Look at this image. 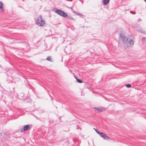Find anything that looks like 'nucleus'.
I'll use <instances>...</instances> for the list:
<instances>
[{"label": "nucleus", "mask_w": 146, "mask_h": 146, "mask_svg": "<svg viewBox=\"0 0 146 146\" xmlns=\"http://www.w3.org/2000/svg\"><path fill=\"white\" fill-rule=\"evenodd\" d=\"M119 37L122 40L123 44L126 43L128 47H131L133 46L134 42L132 40V38H130L131 36H128L126 39V36L123 31H121L119 33Z\"/></svg>", "instance_id": "1"}, {"label": "nucleus", "mask_w": 146, "mask_h": 146, "mask_svg": "<svg viewBox=\"0 0 146 146\" xmlns=\"http://www.w3.org/2000/svg\"><path fill=\"white\" fill-rule=\"evenodd\" d=\"M35 23L36 25L40 27L43 26L45 23L44 20L42 19V16L41 15L38 17Z\"/></svg>", "instance_id": "2"}, {"label": "nucleus", "mask_w": 146, "mask_h": 146, "mask_svg": "<svg viewBox=\"0 0 146 146\" xmlns=\"http://www.w3.org/2000/svg\"><path fill=\"white\" fill-rule=\"evenodd\" d=\"M55 12L56 14L64 17L65 18L67 16V14L61 9H57L56 10Z\"/></svg>", "instance_id": "3"}, {"label": "nucleus", "mask_w": 146, "mask_h": 146, "mask_svg": "<svg viewBox=\"0 0 146 146\" xmlns=\"http://www.w3.org/2000/svg\"><path fill=\"white\" fill-rule=\"evenodd\" d=\"M32 127V125L31 124L24 125L23 127L21 128V132H23L24 131H26L29 130L31 129Z\"/></svg>", "instance_id": "4"}, {"label": "nucleus", "mask_w": 146, "mask_h": 146, "mask_svg": "<svg viewBox=\"0 0 146 146\" xmlns=\"http://www.w3.org/2000/svg\"><path fill=\"white\" fill-rule=\"evenodd\" d=\"M100 135L104 138V139H106V140H108L110 139V137L107 136L105 134L101 132L99 134Z\"/></svg>", "instance_id": "5"}, {"label": "nucleus", "mask_w": 146, "mask_h": 146, "mask_svg": "<svg viewBox=\"0 0 146 146\" xmlns=\"http://www.w3.org/2000/svg\"><path fill=\"white\" fill-rule=\"evenodd\" d=\"M6 137V135L3 133H0V138L3 140H5Z\"/></svg>", "instance_id": "6"}, {"label": "nucleus", "mask_w": 146, "mask_h": 146, "mask_svg": "<svg viewBox=\"0 0 146 146\" xmlns=\"http://www.w3.org/2000/svg\"><path fill=\"white\" fill-rule=\"evenodd\" d=\"M110 0H102V2L104 5H106L109 3Z\"/></svg>", "instance_id": "7"}, {"label": "nucleus", "mask_w": 146, "mask_h": 146, "mask_svg": "<svg viewBox=\"0 0 146 146\" xmlns=\"http://www.w3.org/2000/svg\"><path fill=\"white\" fill-rule=\"evenodd\" d=\"M73 141L74 143L77 142L78 143V146H79V144L81 143V141L77 138H75L74 139H73Z\"/></svg>", "instance_id": "8"}, {"label": "nucleus", "mask_w": 146, "mask_h": 146, "mask_svg": "<svg viewBox=\"0 0 146 146\" xmlns=\"http://www.w3.org/2000/svg\"><path fill=\"white\" fill-rule=\"evenodd\" d=\"M3 3L1 1H0V10L1 11H4L3 8Z\"/></svg>", "instance_id": "9"}, {"label": "nucleus", "mask_w": 146, "mask_h": 146, "mask_svg": "<svg viewBox=\"0 0 146 146\" xmlns=\"http://www.w3.org/2000/svg\"><path fill=\"white\" fill-rule=\"evenodd\" d=\"M95 109H96L98 111L101 112L104 110V109L102 107L101 108H95Z\"/></svg>", "instance_id": "10"}, {"label": "nucleus", "mask_w": 146, "mask_h": 146, "mask_svg": "<svg viewBox=\"0 0 146 146\" xmlns=\"http://www.w3.org/2000/svg\"><path fill=\"white\" fill-rule=\"evenodd\" d=\"M137 31L139 33H142L143 34H145V31L142 29H139L137 30Z\"/></svg>", "instance_id": "11"}, {"label": "nucleus", "mask_w": 146, "mask_h": 146, "mask_svg": "<svg viewBox=\"0 0 146 146\" xmlns=\"http://www.w3.org/2000/svg\"><path fill=\"white\" fill-rule=\"evenodd\" d=\"M66 17H67V18L68 19H70L73 21L75 20V19L71 16H69L67 15V16Z\"/></svg>", "instance_id": "12"}, {"label": "nucleus", "mask_w": 146, "mask_h": 146, "mask_svg": "<svg viewBox=\"0 0 146 146\" xmlns=\"http://www.w3.org/2000/svg\"><path fill=\"white\" fill-rule=\"evenodd\" d=\"M51 56H48L46 58V60L50 62H52L53 59L51 58Z\"/></svg>", "instance_id": "13"}, {"label": "nucleus", "mask_w": 146, "mask_h": 146, "mask_svg": "<svg viewBox=\"0 0 146 146\" xmlns=\"http://www.w3.org/2000/svg\"><path fill=\"white\" fill-rule=\"evenodd\" d=\"M141 40L144 44L146 43V37H143L142 38Z\"/></svg>", "instance_id": "14"}, {"label": "nucleus", "mask_w": 146, "mask_h": 146, "mask_svg": "<svg viewBox=\"0 0 146 146\" xmlns=\"http://www.w3.org/2000/svg\"><path fill=\"white\" fill-rule=\"evenodd\" d=\"M77 82L79 83H82V81L80 79H78L77 78H76Z\"/></svg>", "instance_id": "15"}, {"label": "nucleus", "mask_w": 146, "mask_h": 146, "mask_svg": "<svg viewBox=\"0 0 146 146\" xmlns=\"http://www.w3.org/2000/svg\"><path fill=\"white\" fill-rule=\"evenodd\" d=\"M125 86L127 88H130L131 87V85L129 84H126Z\"/></svg>", "instance_id": "16"}, {"label": "nucleus", "mask_w": 146, "mask_h": 146, "mask_svg": "<svg viewBox=\"0 0 146 146\" xmlns=\"http://www.w3.org/2000/svg\"><path fill=\"white\" fill-rule=\"evenodd\" d=\"M94 129L95 130L96 132L99 135L100 134V133L101 132L99 131L97 129H95L94 128Z\"/></svg>", "instance_id": "17"}, {"label": "nucleus", "mask_w": 146, "mask_h": 146, "mask_svg": "<svg viewBox=\"0 0 146 146\" xmlns=\"http://www.w3.org/2000/svg\"><path fill=\"white\" fill-rule=\"evenodd\" d=\"M76 15H79L80 16H83V15H82V14H80V13H78L77 12L76 13Z\"/></svg>", "instance_id": "18"}, {"label": "nucleus", "mask_w": 146, "mask_h": 146, "mask_svg": "<svg viewBox=\"0 0 146 146\" xmlns=\"http://www.w3.org/2000/svg\"><path fill=\"white\" fill-rule=\"evenodd\" d=\"M24 95L23 93H21L19 95V96H20L22 97H23L24 96Z\"/></svg>", "instance_id": "19"}, {"label": "nucleus", "mask_w": 146, "mask_h": 146, "mask_svg": "<svg viewBox=\"0 0 146 146\" xmlns=\"http://www.w3.org/2000/svg\"><path fill=\"white\" fill-rule=\"evenodd\" d=\"M130 13L133 14H135L136 13V12H134L133 13H132V11H130Z\"/></svg>", "instance_id": "20"}, {"label": "nucleus", "mask_w": 146, "mask_h": 146, "mask_svg": "<svg viewBox=\"0 0 146 146\" xmlns=\"http://www.w3.org/2000/svg\"><path fill=\"white\" fill-rule=\"evenodd\" d=\"M140 21H141V20L140 19H139L137 20L138 22H139Z\"/></svg>", "instance_id": "21"}, {"label": "nucleus", "mask_w": 146, "mask_h": 146, "mask_svg": "<svg viewBox=\"0 0 146 146\" xmlns=\"http://www.w3.org/2000/svg\"><path fill=\"white\" fill-rule=\"evenodd\" d=\"M6 94H7V95H10V94L8 92H7V93H6Z\"/></svg>", "instance_id": "22"}, {"label": "nucleus", "mask_w": 146, "mask_h": 146, "mask_svg": "<svg viewBox=\"0 0 146 146\" xmlns=\"http://www.w3.org/2000/svg\"><path fill=\"white\" fill-rule=\"evenodd\" d=\"M80 1L82 2V3H83V0H80Z\"/></svg>", "instance_id": "23"}, {"label": "nucleus", "mask_w": 146, "mask_h": 146, "mask_svg": "<svg viewBox=\"0 0 146 146\" xmlns=\"http://www.w3.org/2000/svg\"><path fill=\"white\" fill-rule=\"evenodd\" d=\"M73 13H75L76 14V13H77V12H76L75 11H73Z\"/></svg>", "instance_id": "24"}, {"label": "nucleus", "mask_w": 146, "mask_h": 146, "mask_svg": "<svg viewBox=\"0 0 146 146\" xmlns=\"http://www.w3.org/2000/svg\"><path fill=\"white\" fill-rule=\"evenodd\" d=\"M75 78L76 79V78H77L76 76H75V75L74 76Z\"/></svg>", "instance_id": "25"}, {"label": "nucleus", "mask_w": 146, "mask_h": 146, "mask_svg": "<svg viewBox=\"0 0 146 146\" xmlns=\"http://www.w3.org/2000/svg\"><path fill=\"white\" fill-rule=\"evenodd\" d=\"M145 2H146V0H144Z\"/></svg>", "instance_id": "26"}]
</instances>
